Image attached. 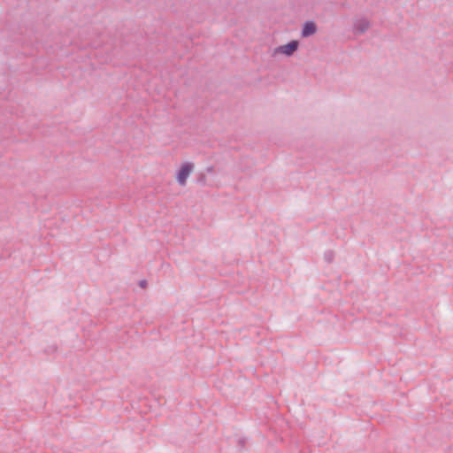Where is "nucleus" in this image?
Masks as SVG:
<instances>
[{
	"instance_id": "obj_1",
	"label": "nucleus",
	"mask_w": 453,
	"mask_h": 453,
	"mask_svg": "<svg viewBox=\"0 0 453 453\" xmlns=\"http://www.w3.org/2000/svg\"><path fill=\"white\" fill-rule=\"evenodd\" d=\"M194 169V165L191 163H185L181 165L176 179L177 181L181 185H186L187 180Z\"/></svg>"
},
{
	"instance_id": "obj_3",
	"label": "nucleus",
	"mask_w": 453,
	"mask_h": 453,
	"mask_svg": "<svg viewBox=\"0 0 453 453\" xmlns=\"http://www.w3.org/2000/svg\"><path fill=\"white\" fill-rule=\"evenodd\" d=\"M316 32V25L313 22H306L303 26L302 35L303 37L310 36Z\"/></svg>"
},
{
	"instance_id": "obj_2",
	"label": "nucleus",
	"mask_w": 453,
	"mask_h": 453,
	"mask_svg": "<svg viewBox=\"0 0 453 453\" xmlns=\"http://www.w3.org/2000/svg\"><path fill=\"white\" fill-rule=\"evenodd\" d=\"M299 43L297 41H292L285 45L277 47L274 50V54H282L285 56H291L297 49Z\"/></svg>"
},
{
	"instance_id": "obj_4",
	"label": "nucleus",
	"mask_w": 453,
	"mask_h": 453,
	"mask_svg": "<svg viewBox=\"0 0 453 453\" xmlns=\"http://www.w3.org/2000/svg\"><path fill=\"white\" fill-rule=\"evenodd\" d=\"M369 27V22H367L366 20H360L356 28L359 31V32H364L365 31L367 28Z\"/></svg>"
}]
</instances>
